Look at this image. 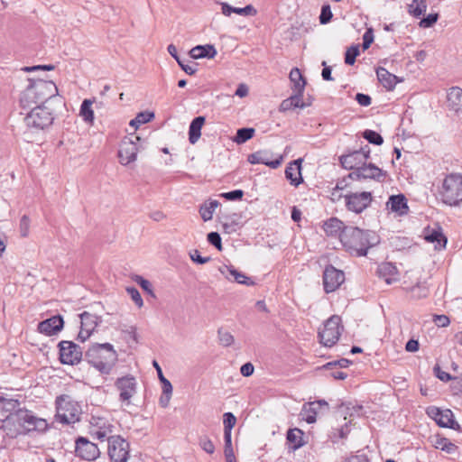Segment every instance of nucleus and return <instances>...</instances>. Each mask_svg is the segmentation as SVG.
<instances>
[{"label":"nucleus","mask_w":462,"mask_h":462,"mask_svg":"<svg viewBox=\"0 0 462 462\" xmlns=\"http://www.w3.org/2000/svg\"><path fill=\"white\" fill-rule=\"evenodd\" d=\"M217 334L219 342L222 346H229L234 343V337L228 331L219 328Z\"/></svg>","instance_id":"864d4df0"},{"label":"nucleus","mask_w":462,"mask_h":462,"mask_svg":"<svg viewBox=\"0 0 462 462\" xmlns=\"http://www.w3.org/2000/svg\"><path fill=\"white\" fill-rule=\"evenodd\" d=\"M332 12L329 5H323L319 15V23L321 24L328 23L332 19Z\"/></svg>","instance_id":"6e6d98bb"},{"label":"nucleus","mask_w":462,"mask_h":462,"mask_svg":"<svg viewBox=\"0 0 462 462\" xmlns=\"http://www.w3.org/2000/svg\"><path fill=\"white\" fill-rule=\"evenodd\" d=\"M19 230L21 236L27 237L30 230V218L28 216L23 215L20 219Z\"/></svg>","instance_id":"bf43d9fd"},{"label":"nucleus","mask_w":462,"mask_h":462,"mask_svg":"<svg viewBox=\"0 0 462 462\" xmlns=\"http://www.w3.org/2000/svg\"><path fill=\"white\" fill-rule=\"evenodd\" d=\"M217 53V50L212 44L197 45L189 51V56L194 60L213 59Z\"/></svg>","instance_id":"cd10ccee"},{"label":"nucleus","mask_w":462,"mask_h":462,"mask_svg":"<svg viewBox=\"0 0 462 462\" xmlns=\"http://www.w3.org/2000/svg\"><path fill=\"white\" fill-rule=\"evenodd\" d=\"M140 141L141 138L138 136H134L133 138L125 137L121 141L118 149V158L121 164L128 165L136 160L139 151L137 143Z\"/></svg>","instance_id":"9b49d317"},{"label":"nucleus","mask_w":462,"mask_h":462,"mask_svg":"<svg viewBox=\"0 0 462 462\" xmlns=\"http://www.w3.org/2000/svg\"><path fill=\"white\" fill-rule=\"evenodd\" d=\"M292 92L303 95L307 81L298 68H293L289 75Z\"/></svg>","instance_id":"c756f323"},{"label":"nucleus","mask_w":462,"mask_h":462,"mask_svg":"<svg viewBox=\"0 0 462 462\" xmlns=\"http://www.w3.org/2000/svg\"><path fill=\"white\" fill-rule=\"evenodd\" d=\"M303 95L293 92V94L282 101L279 111L286 112L292 108H305L308 105L302 101Z\"/></svg>","instance_id":"c85d7f7f"},{"label":"nucleus","mask_w":462,"mask_h":462,"mask_svg":"<svg viewBox=\"0 0 462 462\" xmlns=\"http://www.w3.org/2000/svg\"><path fill=\"white\" fill-rule=\"evenodd\" d=\"M433 447L435 448L445 451L448 454H454L457 451L458 447L452 443L448 439L436 435L433 440Z\"/></svg>","instance_id":"e433bc0d"},{"label":"nucleus","mask_w":462,"mask_h":462,"mask_svg":"<svg viewBox=\"0 0 462 462\" xmlns=\"http://www.w3.org/2000/svg\"><path fill=\"white\" fill-rule=\"evenodd\" d=\"M244 194L245 192L242 189H234L231 191L223 192L219 196L226 200L237 201L243 199Z\"/></svg>","instance_id":"603ef678"},{"label":"nucleus","mask_w":462,"mask_h":462,"mask_svg":"<svg viewBox=\"0 0 462 462\" xmlns=\"http://www.w3.org/2000/svg\"><path fill=\"white\" fill-rule=\"evenodd\" d=\"M355 99L362 106H368L372 103V98L369 95L364 93H357Z\"/></svg>","instance_id":"338daca9"},{"label":"nucleus","mask_w":462,"mask_h":462,"mask_svg":"<svg viewBox=\"0 0 462 462\" xmlns=\"http://www.w3.org/2000/svg\"><path fill=\"white\" fill-rule=\"evenodd\" d=\"M92 101L84 99L80 106L79 115L87 123H92L94 120V111L92 109Z\"/></svg>","instance_id":"37998d69"},{"label":"nucleus","mask_w":462,"mask_h":462,"mask_svg":"<svg viewBox=\"0 0 462 462\" xmlns=\"http://www.w3.org/2000/svg\"><path fill=\"white\" fill-rule=\"evenodd\" d=\"M63 326V318L60 315H55L41 321L38 324V331L46 336H52L60 332Z\"/></svg>","instance_id":"6ab92c4d"},{"label":"nucleus","mask_w":462,"mask_h":462,"mask_svg":"<svg viewBox=\"0 0 462 462\" xmlns=\"http://www.w3.org/2000/svg\"><path fill=\"white\" fill-rule=\"evenodd\" d=\"M387 208L397 213L399 216H404L409 211L407 199L403 194L392 195L386 202Z\"/></svg>","instance_id":"4be33fe9"},{"label":"nucleus","mask_w":462,"mask_h":462,"mask_svg":"<svg viewBox=\"0 0 462 462\" xmlns=\"http://www.w3.org/2000/svg\"><path fill=\"white\" fill-rule=\"evenodd\" d=\"M351 364H352V361H350L346 358H340L338 360L328 362V363L325 364L321 368L326 369V370L331 369L335 366H339L341 368H345V367H348Z\"/></svg>","instance_id":"13d9d810"},{"label":"nucleus","mask_w":462,"mask_h":462,"mask_svg":"<svg viewBox=\"0 0 462 462\" xmlns=\"http://www.w3.org/2000/svg\"><path fill=\"white\" fill-rule=\"evenodd\" d=\"M370 147L368 145H365L361 147L359 150H355L349 152L346 154H342L339 157V162L345 169H355L361 167L366 162L367 159L370 156Z\"/></svg>","instance_id":"ddd939ff"},{"label":"nucleus","mask_w":462,"mask_h":462,"mask_svg":"<svg viewBox=\"0 0 462 462\" xmlns=\"http://www.w3.org/2000/svg\"><path fill=\"white\" fill-rule=\"evenodd\" d=\"M108 456L113 462H127L129 458L130 444L120 435L107 438Z\"/></svg>","instance_id":"6e6552de"},{"label":"nucleus","mask_w":462,"mask_h":462,"mask_svg":"<svg viewBox=\"0 0 462 462\" xmlns=\"http://www.w3.org/2000/svg\"><path fill=\"white\" fill-rule=\"evenodd\" d=\"M344 328L337 315L331 316L318 333L319 342L325 346H333L339 339Z\"/></svg>","instance_id":"0eeeda50"},{"label":"nucleus","mask_w":462,"mask_h":462,"mask_svg":"<svg viewBox=\"0 0 462 462\" xmlns=\"http://www.w3.org/2000/svg\"><path fill=\"white\" fill-rule=\"evenodd\" d=\"M20 405L18 400L0 397V421H5L15 412Z\"/></svg>","instance_id":"bb28decb"},{"label":"nucleus","mask_w":462,"mask_h":462,"mask_svg":"<svg viewBox=\"0 0 462 462\" xmlns=\"http://www.w3.org/2000/svg\"><path fill=\"white\" fill-rule=\"evenodd\" d=\"M79 318L81 320V328L89 332H94L96 328L102 322L101 317L88 311H83L79 314Z\"/></svg>","instance_id":"2f4dec72"},{"label":"nucleus","mask_w":462,"mask_h":462,"mask_svg":"<svg viewBox=\"0 0 462 462\" xmlns=\"http://www.w3.org/2000/svg\"><path fill=\"white\" fill-rule=\"evenodd\" d=\"M113 430L114 426L108 420L97 416L90 418L88 432L93 439L104 441L113 432Z\"/></svg>","instance_id":"2eb2a0df"},{"label":"nucleus","mask_w":462,"mask_h":462,"mask_svg":"<svg viewBox=\"0 0 462 462\" xmlns=\"http://www.w3.org/2000/svg\"><path fill=\"white\" fill-rule=\"evenodd\" d=\"M341 244L351 255L361 257L379 244V236L374 231L349 226L341 234Z\"/></svg>","instance_id":"f03ea898"},{"label":"nucleus","mask_w":462,"mask_h":462,"mask_svg":"<svg viewBox=\"0 0 462 462\" xmlns=\"http://www.w3.org/2000/svg\"><path fill=\"white\" fill-rule=\"evenodd\" d=\"M136 380L133 375L117 378L115 386L119 391V401L130 404L132 397L136 393Z\"/></svg>","instance_id":"dca6fc26"},{"label":"nucleus","mask_w":462,"mask_h":462,"mask_svg":"<svg viewBox=\"0 0 462 462\" xmlns=\"http://www.w3.org/2000/svg\"><path fill=\"white\" fill-rule=\"evenodd\" d=\"M208 242L214 245L219 251L222 250L221 236L217 232H210L208 234Z\"/></svg>","instance_id":"680f3d73"},{"label":"nucleus","mask_w":462,"mask_h":462,"mask_svg":"<svg viewBox=\"0 0 462 462\" xmlns=\"http://www.w3.org/2000/svg\"><path fill=\"white\" fill-rule=\"evenodd\" d=\"M167 51L170 55L178 62L181 69L188 75H194L196 73L198 64L195 63L194 66H191L185 63V61L178 55L177 48L174 44H170L167 47Z\"/></svg>","instance_id":"c9c22d12"},{"label":"nucleus","mask_w":462,"mask_h":462,"mask_svg":"<svg viewBox=\"0 0 462 462\" xmlns=\"http://www.w3.org/2000/svg\"><path fill=\"white\" fill-rule=\"evenodd\" d=\"M348 226L337 217H330L323 224V230L328 236H338L341 240V234Z\"/></svg>","instance_id":"b1692460"},{"label":"nucleus","mask_w":462,"mask_h":462,"mask_svg":"<svg viewBox=\"0 0 462 462\" xmlns=\"http://www.w3.org/2000/svg\"><path fill=\"white\" fill-rule=\"evenodd\" d=\"M347 187H348V181H347L346 177H345L341 180H338L335 188L332 190V196H337L338 199L343 197V195L337 194V193H338V191L343 190V189H346Z\"/></svg>","instance_id":"0e129e2a"},{"label":"nucleus","mask_w":462,"mask_h":462,"mask_svg":"<svg viewBox=\"0 0 462 462\" xmlns=\"http://www.w3.org/2000/svg\"><path fill=\"white\" fill-rule=\"evenodd\" d=\"M219 206L217 200H210L208 203H204L200 206L199 214L201 218L206 222L209 221L213 217L215 209Z\"/></svg>","instance_id":"79ce46f5"},{"label":"nucleus","mask_w":462,"mask_h":462,"mask_svg":"<svg viewBox=\"0 0 462 462\" xmlns=\"http://www.w3.org/2000/svg\"><path fill=\"white\" fill-rule=\"evenodd\" d=\"M438 19V14H430L420 20V26L423 28H430L437 23Z\"/></svg>","instance_id":"052dcab7"},{"label":"nucleus","mask_w":462,"mask_h":462,"mask_svg":"<svg viewBox=\"0 0 462 462\" xmlns=\"http://www.w3.org/2000/svg\"><path fill=\"white\" fill-rule=\"evenodd\" d=\"M427 10V0H412L408 5V13L415 18H420Z\"/></svg>","instance_id":"a19ab883"},{"label":"nucleus","mask_w":462,"mask_h":462,"mask_svg":"<svg viewBox=\"0 0 462 462\" xmlns=\"http://www.w3.org/2000/svg\"><path fill=\"white\" fill-rule=\"evenodd\" d=\"M126 291L138 308L143 307V300L139 291L135 287H127Z\"/></svg>","instance_id":"4d7b16f0"},{"label":"nucleus","mask_w":462,"mask_h":462,"mask_svg":"<svg viewBox=\"0 0 462 462\" xmlns=\"http://www.w3.org/2000/svg\"><path fill=\"white\" fill-rule=\"evenodd\" d=\"M59 360L63 365H75L83 358L81 347L73 341L62 340L58 344Z\"/></svg>","instance_id":"1a4fd4ad"},{"label":"nucleus","mask_w":462,"mask_h":462,"mask_svg":"<svg viewBox=\"0 0 462 462\" xmlns=\"http://www.w3.org/2000/svg\"><path fill=\"white\" fill-rule=\"evenodd\" d=\"M440 200L450 207L462 202V174L452 172L445 176L439 190Z\"/></svg>","instance_id":"20e7f679"},{"label":"nucleus","mask_w":462,"mask_h":462,"mask_svg":"<svg viewBox=\"0 0 462 462\" xmlns=\"http://www.w3.org/2000/svg\"><path fill=\"white\" fill-rule=\"evenodd\" d=\"M199 447L208 454L215 452V445L208 436H200L199 439Z\"/></svg>","instance_id":"3c124183"},{"label":"nucleus","mask_w":462,"mask_h":462,"mask_svg":"<svg viewBox=\"0 0 462 462\" xmlns=\"http://www.w3.org/2000/svg\"><path fill=\"white\" fill-rule=\"evenodd\" d=\"M51 105H37L24 117V123L29 128L45 129L51 126L54 120Z\"/></svg>","instance_id":"423d86ee"},{"label":"nucleus","mask_w":462,"mask_h":462,"mask_svg":"<svg viewBox=\"0 0 462 462\" xmlns=\"http://www.w3.org/2000/svg\"><path fill=\"white\" fill-rule=\"evenodd\" d=\"M218 271L228 281H233L239 284L247 286L254 285V282L250 277L236 270L233 265L223 264L219 266Z\"/></svg>","instance_id":"aec40b11"},{"label":"nucleus","mask_w":462,"mask_h":462,"mask_svg":"<svg viewBox=\"0 0 462 462\" xmlns=\"http://www.w3.org/2000/svg\"><path fill=\"white\" fill-rule=\"evenodd\" d=\"M447 106L456 113L462 112V88L451 87L447 93Z\"/></svg>","instance_id":"393cba45"},{"label":"nucleus","mask_w":462,"mask_h":462,"mask_svg":"<svg viewBox=\"0 0 462 462\" xmlns=\"http://www.w3.org/2000/svg\"><path fill=\"white\" fill-rule=\"evenodd\" d=\"M152 365H153L154 368L156 369L157 375L160 379V382L162 383V390L165 393H169L170 389L172 388L171 382L164 377V375L162 374V370L156 360H153Z\"/></svg>","instance_id":"09e8293b"},{"label":"nucleus","mask_w":462,"mask_h":462,"mask_svg":"<svg viewBox=\"0 0 462 462\" xmlns=\"http://www.w3.org/2000/svg\"><path fill=\"white\" fill-rule=\"evenodd\" d=\"M154 117L153 113L150 112H140L134 118V121L138 122V125H143L150 122Z\"/></svg>","instance_id":"69168bd1"},{"label":"nucleus","mask_w":462,"mask_h":462,"mask_svg":"<svg viewBox=\"0 0 462 462\" xmlns=\"http://www.w3.org/2000/svg\"><path fill=\"white\" fill-rule=\"evenodd\" d=\"M379 278L383 279L387 284H392L399 280V273L396 266L389 262L381 263L377 268Z\"/></svg>","instance_id":"5701e85b"},{"label":"nucleus","mask_w":462,"mask_h":462,"mask_svg":"<svg viewBox=\"0 0 462 462\" xmlns=\"http://www.w3.org/2000/svg\"><path fill=\"white\" fill-rule=\"evenodd\" d=\"M248 162L251 164H264L272 169H277L283 161L282 155H278L273 159L272 152L268 150H261L248 155Z\"/></svg>","instance_id":"f3484780"},{"label":"nucleus","mask_w":462,"mask_h":462,"mask_svg":"<svg viewBox=\"0 0 462 462\" xmlns=\"http://www.w3.org/2000/svg\"><path fill=\"white\" fill-rule=\"evenodd\" d=\"M376 76L379 82L388 90H393L399 81L395 75L390 73L386 69L383 67H379L376 69Z\"/></svg>","instance_id":"7c9ffc66"},{"label":"nucleus","mask_w":462,"mask_h":462,"mask_svg":"<svg viewBox=\"0 0 462 462\" xmlns=\"http://www.w3.org/2000/svg\"><path fill=\"white\" fill-rule=\"evenodd\" d=\"M205 117L202 116L195 117L189 127V141L191 144H195L201 136V128L205 124Z\"/></svg>","instance_id":"473e14b6"},{"label":"nucleus","mask_w":462,"mask_h":462,"mask_svg":"<svg viewBox=\"0 0 462 462\" xmlns=\"http://www.w3.org/2000/svg\"><path fill=\"white\" fill-rule=\"evenodd\" d=\"M77 456L82 459L92 461L98 457L100 452L97 445L85 437H79L76 440Z\"/></svg>","instance_id":"a211bd4d"},{"label":"nucleus","mask_w":462,"mask_h":462,"mask_svg":"<svg viewBox=\"0 0 462 462\" xmlns=\"http://www.w3.org/2000/svg\"><path fill=\"white\" fill-rule=\"evenodd\" d=\"M63 105L61 97L58 95V88L51 80L42 79H29V85L22 92L20 104L23 108L32 105Z\"/></svg>","instance_id":"f257e3e1"},{"label":"nucleus","mask_w":462,"mask_h":462,"mask_svg":"<svg viewBox=\"0 0 462 462\" xmlns=\"http://www.w3.org/2000/svg\"><path fill=\"white\" fill-rule=\"evenodd\" d=\"M302 436L303 431L298 428L290 429L287 431V440L293 445V450H296L304 445Z\"/></svg>","instance_id":"ea45409f"},{"label":"nucleus","mask_w":462,"mask_h":462,"mask_svg":"<svg viewBox=\"0 0 462 462\" xmlns=\"http://www.w3.org/2000/svg\"><path fill=\"white\" fill-rule=\"evenodd\" d=\"M85 360L101 374L111 373L118 360V355L110 343H94L85 352Z\"/></svg>","instance_id":"7ed1b4c3"},{"label":"nucleus","mask_w":462,"mask_h":462,"mask_svg":"<svg viewBox=\"0 0 462 462\" xmlns=\"http://www.w3.org/2000/svg\"><path fill=\"white\" fill-rule=\"evenodd\" d=\"M303 159L299 158L291 162L285 169V177L290 181L291 185L298 187L303 182L301 175V163Z\"/></svg>","instance_id":"412c9836"},{"label":"nucleus","mask_w":462,"mask_h":462,"mask_svg":"<svg viewBox=\"0 0 462 462\" xmlns=\"http://www.w3.org/2000/svg\"><path fill=\"white\" fill-rule=\"evenodd\" d=\"M222 14L229 16L232 13L240 15H255L257 11L252 5H247L243 8L233 7L227 3H221Z\"/></svg>","instance_id":"72a5a7b5"},{"label":"nucleus","mask_w":462,"mask_h":462,"mask_svg":"<svg viewBox=\"0 0 462 462\" xmlns=\"http://www.w3.org/2000/svg\"><path fill=\"white\" fill-rule=\"evenodd\" d=\"M255 130L251 127L239 128L236 131V134L234 138V142L238 144L245 143L248 140L254 137Z\"/></svg>","instance_id":"c03bdc74"},{"label":"nucleus","mask_w":462,"mask_h":462,"mask_svg":"<svg viewBox=\"0 0 462 462\" xmlns=\"http://www.w3.org/2000/svg\"><path fill=\"white\" fill-rule=\"evenodd\" d=\"M15 416L26 432L44 430L47 427L45 420L36 417L32 411L26 409L18 408Z\"/></svg>","instance_id":"f8f14e48"},{"label":"nucleus","mask_w":462,"mask_h":462,"mask_svg":"<svg viewBox=\"0 0 462 462\" xmlns=\"http://www.w3.org/2000/svg\"><path fill=\"white\" fill-rule=\"evenodd\" d=\"M434 373L436 377L442 382H448L451 380V375L448 373L442 371L438 365L434 367Z\"/></svg>","instance_id":"774afa93"},{"label":"nucleus","mask_w":462,"mask_h":462,"mask_svg":"<svg viewBox=\"0 0 462 462\" xmlns=\"http://www.w3.org/2000/svg\"><path fill=\"white\" fill-rule=\"evenodd\" d=\"M360 172L363 180L370 179L381 181L386 176V172L374 163L366 164V162H365V164L360 167Z\"/></svg>","instance_id":"a878e982"},{"label":"nucleus","mask_w":462,"mask_h":462,"mask_svg":"<svg viewBox=\"0 0 462 462\" xmlns=\"http://www.w3.org/2000/svg\"><path fill=\"white\" fill-rule=\"evenodd\" d=\"M425 239L430 243H436L435 249L441 250L446 248L448 239L441 232L440 228L438 230H431L425 236Z\"/></svg>","instance_id":"4c0bfd02"},{"label":"nucleus","mask_w":462,"mask_h":462,"mask_svg":"<svg viewBox=\"0 0 462 462\" xmlns=\"http://www.w3.org/2000/svg\"><path fill=\"white\" fill-rule=\"evenodd\" d=\"M319 410L313 402L304 403L300 411L302 419L309 424H312L317 420V415Z\"/></svg>","instance_id":"58836bf2"},{"label":"nucleus","mask_w":462,"mask_h":462,"mask_svg":"<svg viewBox=\"0 0 462 462\" xmlns=\"http://www.w3.org/2000/svg\"><path fill=\"white\" fill-rule=\"evenodd\" d=\"M55 421L63 425L74 424L80 420L81 410L78 402L68 395H60L55 400Z\"/></svg>","instance_id":"39448f33"},{"label":"nucleus","mask_w":462,"mask_h":462,"mask_svg":"<svg viewBox=\"0 0 462 462\" xmlns=\"http://www.w3.org/2000/svg\"><path fill=\"white\" fill-rule=\"evenodd\" d=\"M359 53V45H351L345 53V63L354 65Z\"/></svg>","instance_id":"de8ad7c7"},{"label":"nucleus","mask_w":462,"mask_h":462,"mask_svg":"<svg viewBox=\"0 0 462 462\" xmlns=\"http://www.w3.org/2000/svg\"><path fill=\"white\" fill-rule=\"evenodd\" d=\"M374 42V32L372 28L367 29L363 35L362 48L367 50Z\"/></svg>","instance_id":"e2e57ef3"},{"label":"nucleus","mask_w":462,"mask_h":462,"mask_svg":"<svg viewBox=\"0 0 462 462\" xmlns=\"http://www.w3.org/2000/svg\"><path fill=\"white\" fill-rule=\"evenodd\" d=\"M134 281L149 295L155 297L152 283L141 275H135Z\"/></svg>","instance_id":"8fccbe9b"},{"label":"nucleus","mask_w":462,"mask_h":462,"mask_svg":"<svg viewBox=\"0 0 462 462\" xmlns=\"http://www.w3.org/2000/svg\"><path fill=\"white\" fill-rule=\"evenodd\" d=\"M323 288L326 293L336 291L345 282V273L331 264L325 267L322 276Z\"/></svg>","instance_id":"4468645a"},{"label":"nucleus","mask_w":462,"mask_h":462,"mask_svg":"<svg viewBox=\"0 0 462 462\" xmlns=\"http://www.w3.org/2000/svg\"><path fill=\"white\" fill-rule=\"evenodd\" d=\"M437 424L442 428H448L455 430H460L461 427L454 420L453 412L450 410H444L439 417H438Z\"/></svg>","instance_id":"f704fd0d"},{"label":"nucleus","mask_w":462,"mask_h":462,"mask_svg":"<svg viewBox=\"0 0 462 462\" xmlns=\"http://www.w3.org/2000/svg\"><path fill=\"white\" fill-rule=\"evenodd\" d=\"M345 206L348 211L360 214L365 210L373 201L370 191L348 192L343 195Z\"/></svg>","instance_id":"9d476101"},{"label":"nucleus","mask_w":462,"mask_h":462,"mask_svg":"<svg viewBox=\"0 0 462 462\" xmlns=\"http://www.w3.org/2000/svg\"><path fill=\"white\" fill-rule=\"evenodd\" d=\"M363 137L372 144L381 145L383 143V138L382 135L374 130H365L363 132Z\"/></svg>","instance_id":"49530a36"},{"label":"nucleus","mask_w":462,"mask_h":462,"mask_svg":"<svg viewBox=\"0 0 462 462\" xmlns=\"http://www.w3.org/2000/svg\"><path fill=\"white\" fill-rule=\"evenodd\" d=\"M411 297L417 300L426 298L430 290L425 282H419L411 288Z\"/></svg>","instance_id":"a18cd8bd"},{"label":"nucleus","mask_w":462,"mask_h":462,"mask_svg":"<svg viewBox=\"0 0 462 462\" xmlns=\"http://www.w3.org/2000/svg\"><path fill=\"white\" fill-rule=\"evenodd\" d=\"M236 418L232 412H226L223 415L224 431H232L236 425Z\"/></svg>","instance_id":"5fc2aeb1"}]
</instances>
